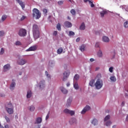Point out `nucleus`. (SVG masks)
Wrapping results in <instances>:
<instances>
[{
	"label": "nucleus",
	"instance_id": "nucleus-28",
	"mask_svg": "<svg viewBox=\"0 0 128 128\" xmlns=\"http://www.w3.org/2000/svg\"><path fill=\"white\" fill-rule=\"evenodd\" d=\"M79 78L80 75H78V74H76L74 76V80H78Z\"/></svg>",
	"mask_w": 128,
	"mask_h": 128
},
{
	"label": "nucleus",
	"instance_id": "nucleus-49",
	"mask_svg": "<svg viewBox=\"0 0 128 128\" xmlns=\"http://www.w3.org/2000/svg\"><path fill=\"white\" fill-rule=\"evenodd\" d=\"M43 12L44 14H46L48 10L46 9H43Z\"/></svg>",
	"mask_w": 128,
	"mask_h": 128
},
{
	"label": "nucleus",
	"instance_id": "nucleus-64",
	"mask_svg": "<svg viewBox=\"0 0 128 128\" xmlns=\"http://www.w3.org/2000/svg\"><path fill=\"white\" fill-rule=\"evenodd\" d=\"M22 72H20L19 74L20 76H22Z\"/></svg>",
	"mask_w": 128,
	"mask_h": 128
},
{
	"label": "nucleus",
	"instance_id": "nucleus-30",
	"mask_svg": "<svg viewBox=\"0 0 128 128\" xmlns=\"http://www.w3.org/2000/svg\"><path fill=\"white\" fill-rule=\"evenodd\" d=\"M56 28L57 30H62V26H60V24L58 23L56 24Z\"/></svg>",
	"mask_w": 128,
	"mask_h": 128
},
{
	"label": "nucleus",
	"instance_id": "nucleus-46",
	"mask_svg": "<svg viewBox=\"0 0 128 128\" xmlns=\"http://www.w3.org/2000/svg\"><path fill=\"white\" fill-rule=\"evenodd\" d=\"M45 74H46L47 78H50V75L48 74V72L46 71Z\"/></svg>",
	"mask_w": 128,
	"mask_h": 128
},
{
	"label": "nucleus",
	"instance_id": "nucleus-1",
	"mask_svg": "<svg viewBox=\"0 0 128 128\" xmlns=\"http://www.w3.org/2000/svg\"><path fill=\"white\" fill-rule=\"evenodd\" d=\"M33 36L34 38V40H38L40 38V30H38V27L36 24H34L33 25Z\"/></svg>",
	"mask_w": 128,
	"mask_h": 128
},
{
	"label": "nucleus",
	"instance_id": "nucleus-41",
	"mask_svg": "<svg viewBox=\"0 0 128 128\" xmlns=\"http://www.w3.org/2000/svg\"><path fill=\"white\" fill-rule=\"evenodd\" d=\"M4 54V48H2L0 52V54Z\"/></svg>",
	"mask_w": 128,
	"mask_h": 128
},
{
	"label": "nucleus",
	"instance_id": "nucleus-59",
	"mask_svg": "<svg viewBox=\"0 0 128 128\" xmlns=\"http://www.w3.org/2000/svg\"><path fill=\"white\" fill-rule=\"evenodd\" d=\"M122 106H124V102H122Z\"/></svg>",
	"mask_w": 128,
	"mask_h": 128
},
{
	"label": "nucleus",
	"instance_id": "nucleus-43",
	"mask_svg": "<svg viewBox=\"0 0 128 128\" xmlns=\"http://www.w3.org/2000/svg\"><path fill=\"white\" fill-rule=\"evenodd\" d=\"M124 28H128V21H126L124 22Z\"/></svg>",
	"mask_w": 128,
	"mask_h": 128
},
{
	"label": "nucleus",
	"instance_id": "nucleus-12",
	"mask_svg": "<svg viewBox=\"0 0 128 128\" xmlns=\"http://www.w3.org/2000/svg\"><path fill=\"white\" fill-rule=\"evenodd\" d=\"M10 68V65L9 64H6L4 66V72H8Z\"/></svg>",
	"mask_w": 128,
	"mask_h": 128
},
{
	"label": "nucleus",
	"instance_id": "nucleus-31",
	"mask_svg": "<svg viewBox=\"0 0 128 128\" xmlns=\"http://www.w3.org/2000/svg\"><path fill=\"white\" fill-rule=\"evenodd\" d=\"M98 56L99 58H102V50H100L98 52Z\"/></svg>",
	"mask_w": 128,
	"mask_h": 128
},
{
	"label": "nucleus",
	"instance_id": "nucleus-52",
	"mask_svg": "<svg viewBox=\"0 0 128 128\" xmlns=\"http://www.w3.org/2000/svg\"><path fill=\"white\" fill-rule=\"evenodd\" d=\"M113 70H114V68L110 67V68H109V72H112Z\"/></svg>",
	"mask_w": 128,
	"mask_h": 128
},
{
	"label": "nucleus",
	"instance_id": "nucleus-3",
	"mask_svg": "<svg viewBox=\"0 0 128 128\" xmlns=\"http://www.w3.org/2000/svg\"><path fill=\"white\" fill-rule=\"evenodd\" d=\"M5 108L6 112H7L8 114H14V106L12 103H9L6 105Z\"/></svg>",
	"mask_w": 128,
	"mask_h": 128
},
{
	"label": "nucleus",
	"instance_id": "nucleus-5",
	"mask_svg": "<svg viewBox=\"0 0 128 128\" xmlns=\"http://www.w3.org/2000/svg\"><path fill=\"white\" fill-rule=\"evenodd\" d=\"M70 72L68 70L64 72V74H63L64 82H66V80H68V76H70Z\"/></svg>",
	"mask_w": 128,
	"mask_h": 128
},
{
	"label": "nucleus",
	"instance_id": "nucleus-37",
	"mask_svg": "<svg viewBox=\"0 0 128 128\" xmlns=\"http://www.w3.org/2000/svg\"><path fill=\"white\" fill-rule=\"evenodd\" d=\"M110 124H112V122H110V121H108V122H106V126H110Z\"/></svg>",
	"mask_w": 128,
	"mask_h": 128
},
{
	"label": "nucleus",
	"instance_id": "nucleus-29",
	"mask_svg": "<svg viewBox=\"0 0 128 128\" xmlns=\"http://www.w3.org/2000/svg\"><path fill=\"white\" fill-rule=\"evenodd\" d=\"M92 124L94 126H96V124H98V120L96 119H94L92 122Z\"/></svg>",
	"mask_w": 128,
	"mask_h": 128
},
{
	"label": "nucleus",
	"instance_id": "nucleus-10",
	"mask_svg": "<svg viewBox=\"0 0 128 128\" xmlns=\"http://www.w3.org/2000/svg\"><path fill=\"white\" fill-rule=\"evenodd\" d=\"M64 26L66 28H72V24L68 21H66L64 22Z\"/></svg>",
	"mask_w": 128,
	"mask_h": 128
},
{
	"label": "nucleus",
	"instance_id": "nucleus-56",
	"mask_svg": "<svg viewBox=\"0 0 128 128\" xmlns=\"http://www.w3.org/2000/svg\"><path fill=\"white\" fill-rule=\"evenodd\" d=\"M90 62H94V59L93 58H91L90 59Z\"/></svg>",
	"mask_w": 128,
	"mask_h": 128
},
{
	"label": "nucleus",
	"instance_id": "nucleus-44",
	"mask_svg": "<svg viewBox=\"0 0 128 128\" xmlns=\"http://www.w3.org/2000/svg\"><path fill=\"white\" fill-rule=\"evenodd\" d=\"M52 35L54 36H58V31H54Z\"/></svg>",
	"mask_w": 128,
	"mask_h": 128
},
{
	"label": "nucleus",
	"instance_id": "nucleus-48",
	"mask_svg": "<svg viewBox=\"0 0 128 128\" xmlns=\"http://www.w3.org/2000/svg\"><path fill=\"white\" fill-rule=\"evenodd\" d=\"M96 78H98V80H100V78H102V74H98Z\"/></svg>",
	"mask_w": 128,
	"mask_h": 128
},
{
	"label": "nucleus",
	"instance_id": "nucleus-35",
	"mask_svg": "<svg viewBox=\"0 0 128 128\" xmlns=\"http://www.w3.org/2000/svg\"><path fill=\"white\" fill-rule=\"evenodd\" d=\"M88 3L90 4L91 8H94V4L92 3V0H88Z\"/></svg>",
	"mask_w": 128,
	"mask_h": 128
},
{
	"label": "nucleus",
	"instance_id": "nucleus-53",
	"mask_svg": "<svg viewBox=\"0 0 128 128\" xmlns=\"http://www.w3.org/2000/svg\"><path fill=\"white\" fill-rule=\"evenodd\" d=\"M49 114H50V112H48V114L46 116V120L48 119V118L50 117V115Z\"/></svg>",
	"mask_w": 128,
	"mask_h": 128
},
{
	"label": "nucleus",
	"instance_id": "nucleus-15",
	"mask_svg": "<svg viewBox=\"0 0 128 128\" xmlns=\"http://www.w3.org/2000/svg\"><path fill=\"white\" fill-rule=\"evenodd\" d=\"M85 29L86 24H84V22H82L81 25L80 26V30H84Z\"/></svg>",
	"mask_w": 128,
	"mask_h": 128
},
{
	"label": "nucleus",
	"instance_id": "nucleus-8",
	"mask_svg": "<svg viewBox=\"0 0 128 128\" xmlns=\"http://www.w3.org/2000/svg\"><path fill=\"white\" fill-rule=\"evenodd\" d=\"M90 110V106H86L81 112L82 114H84L88 110Z\"/></svg>",
	"mask_w": 128,
	"mask_h": 128
},
{
	"label": "nucleus",
	"instance_id": "nucleus-51",
	"mask_svg": "<svg viewBox=\"0 0 128 128\" xmlns=\"http://www.w3.org/2000/svg\"><path fill=\"white\" fill-rule=\"evenodd\" d=\"M53 65H54V62H49V66H52Z\"/></svg>",
	"mask_w": 128,
	"mask_h": 128
},
{
	"label": "nucleus",
	"instance_id": "nucleus-25",
	"mask_svg": "<svg viewBox=\"0 0 128 128\" xmlns=\"http://www.w3.org/2000/svg\"><path fill=\"white\" fill-rule=\"evenodd\" d=\"M40 122H42V118H38L36 119V122H35V124H40Z\"/></svg>",
	"mask_w": 128,
	"mask_h": 128
},
{
	"label": "nucleus",
	"instance_id": "nucleus-21",
	"mask_svg": "<svg viewBox=\"0 0 128 128\" xmlns=\"http://www.w3.org/2000/svg\"><path fill=\"white\" fill-rule=\"evenodd\" d=\"M16 88V82H12L10 86V90H12Z\"/></svg>",
	"mask_w": 128,
	"mask_h": 128
},
{
	"label": "nucleus",
	"instance_id": "nucleus-6",
	"mask_svg": "<svg viewBox=\"0 0 128 128\" xmlns=\"http://www.w3.org/2000/svg\"><path fill=\"white\" fill-rule=\"evenodd\" d=\"M20 36H26V29H20L18 32Z\"/></svg>",
	"mask_w": 128,
	"mask_h": 128
},
{
	"label": "nucleus",
	"instance_id": "nucleus-16",
	"mask_svg": "<svg viewBox=\"0 0 128 128\" xmlns=\"http://www.w3.org/2000/svg\"><path fill=\"white\" fill-rule=\"evenodd\" d=\"M70 124H76V119L74 118H71L69 121Z\"/></svg>",
	"mask_w": 128,
	"mask_h": 128
},
{
	"label": "nucleus",
	"instance_id": "nucleus-58",
	"mask_svg": "<svg viewBox=\"0 0 128 128\" xmlns=\"http://www.w3.org/2000/svg\"><path fill=\"white\" fill-rule=\"evenodd\" d=\"M126 122H128V115L126 117Z\"/></svg>",
	"mask_w": 128,
	"mask_h": 128
},
{
	"label": "nucleus",
	"instance_id": "nucleus-23",
	"mask_svg": "<svg viewBox=\"0 0 128 128\" xmlns=\"http://www.w3.org/2000/svg\"><path fill=\"white\" fill-rule=\"evenodd\" d=\"M74 88H75V90H78L80 88V87L78 86V82H75L74 84Z\"/></svg>",
	"mask_w": 128,
	"mask_h": 128
},
{
	"label": "nucleus",
	"instance_id": "nucleus-20",
	"mask_svg": "<svg viewBox=\"0 0 128 128\" xmlns=\"http://www.w3.org/2000/svg\"><path fill=\"white\" fill-rule=\"evenodd\" d=\"M32 91L30 90H28L27 92L26 98H32Z\"/></svg>",
	"mask_w": 128,
	"mask_h": 128
},
{
	"label": "nucleus",
	"instance_id": "nucleus-32",
	"mask_svg": "<svg viewBox=\"0 0 128 128\" xmlns=\"http://www.w3.org/2000/svg\"><path fill=\"white\" fill-rule=\"evenodd\" d=\"M94 80H92L89 83L90 86H94Z\"/></svg>",
	"mask_w": 128,
	"mask_h": 128
},
{
	"label": "nucleus",
	"instance_id": "nucleus-38",
	"mask_svg": "<svg viewBox=\"0 0 128 128\" xmlns=\"http://www.w3.org/2000/svg\"><path fill=\"white\" fill-rule=\"evenodd\" d=\"M74 32H72V31H70L69 32V34H68V36H74Z\"/></svg>",
	"mask_w": 128,
	"mask_h": 128
},
{
	"label": "nucleus",
	"instance_id": "nucleus-40",
	"mask_svg": "<svg viewBox=\"0 0 128 128\" xmlns=\"http://www.w3.org/2000/svg\"><path fill=\"white\" fill-rule=\"evenodd\" d=\"M4 36V31H0V36Z\"/></svg>",
	"mask_w": 128,
	"mask_h": 128
},
{
	"label": "nucleus",
	"instance_id": "nucleus-34",
	"mask_svg": "<svg viewBox=\"0 0 128 128\" xmlns=\"http://www.w3.org/2000/svg\"><path fill=\"white\" fill-rule=\"evenodd\" d=\"M110 118V115L106 116L104 119V122H106V120H108Z\"/></svg>",
	"mask_w": 128,
	"mask_h": 128
},
{
	"label": "nucleus",
	"instance_id": "nucleus-61",
	"mask_svg": "<svg viewBox=\"0 0 128 128\" xmlns=\"http://www.w3.org/2000/svg\"><path fill=\"white\" fill-rule=\"evenodd\" d=\"M90 0H84V2H88Z\"/></svg>",
	"mask_w": 128,
	"mask_h": 128
},
{
	"label": "nucleus",
	"instance_id": "nucleus-13",
	"mask_svg": "<svg viewBox=\"0 0 128 128\" xmlns=\"http://www.w3.org/2000/svg\"><path fill=\"white\" fill-rule=\"evenodd\" d=\"M18 62L20 66H24V64H25L26 62V61L24 59H21L20 60H19Z\"/></svg>",
	"mask_w": 128,
	"mask_h": 128
},
{
	"label": "nucleus",
	"instance_id": "nucleus-50",
	"mask_svg": "<svg viewBox=\"0 0 128 128\" xmlns=\"http://www.w3.org/2000/svg\"><path fill=\"white\" fill-rule=\"evenodd\" d=\"M100 42H96L95 45L96 48H100Z\"/></svg>",
	"mask_w": 128,
	"mask_h": 128
},
{
	"label": "nucleus",
	"instance_id": "nucleus-42",
	"mask_svg": "<svg viewBox=\"0 0 128 128\" xmlns=\"http://www.w3.org/2000/svg\"><path fill=\"white\" fill-rule=\"evenodd\" d=\"M16 46H22V42L20 41H17L16 42Z\"/></svg>",
	"mask_w": 128,
	"mask_h": 128
},
{
	"label": "nucleus",
	"instance_id": "nucleus-11",
	"mask_svg": "<svg viewBox=\"0 0 128 128\" xmlns=\"http://www.w3.org/2000/svg\"><path fill=\"white\" fill-rule=\"evenodd\" d=\"M16 0V2H18V4H19L20 6L22 8V10H24L26 6L24 3L20 0Z\"/></svg>",
	"mask_w": 128,
	"mask_h": 128
},
{
	"label": "nucleus",
	"instance_id": "nucleus-33",
	"mask_svg": "<svg viewBox=\"0 0 128 128\" xmlns=\"http://www.w3.org/2000/svg\"><path fill=\"white\" fill-rule=\"evenodd\" d=\"M70 14H72V16H76V10H74V9H72L70 10Z\"/></svg>",
	"mask_w": 128,
	"mask_h": 128
},
{
	"label": "nucleus",
	"instance_id": "nucleus-19",
	"mask_svg": "<svg viewBox=\"0 0 128 128\" xmlns=\"http://www.w3.org/2000/svg\"><path fill=\"white\" fill-rule=\"evenodd\" d=\"M60 90L61 92H62V94H68V90L64 88V87H60Z\"/></svg>",
	"mask_w": 128,
	"mask_h": 128
},
{
	"label": "nucleus",
	"instance_id": "nucleus-47",
	"mask_svg": "<svg viewBox=\"0 0 128 128\" xmlns=\"http://www.w3.org/2000/svg\"><path fill=\"white\" fill-rule=\"evenodd\" d=\"M5 119L6 120V122H10V118H8V116H5Z\"/></svg>",
	"mask_w": 128,
	"mask_h": 128
},
{
	"label": "nucleus",
	"instance_id": "nucleus-26",
	"mask_svg": "<svg viewBox=\"0 0 128 128\" xmlns=\"http://www.w3.org/2000/svg\"><path fill=\"white\" fill-rule=\"evenodd\" d=\"M80 50H81V52H84V50H86V46L82 44L80 46Z\"/></svg>",
	"mask_w": 128,
	"mask_h": 128
},
{
	"label": "nucleus",
	"instance_id": "nucleus-39",
	"mask_svg": "<svg viewBox=\"0 0 128 128\" xmlns=\"http://www.w3.org/2000/svg\"><path fill=\"white\" fill-rule=\"evenodd\" d=\"M34 106H30L29 108V110L30 112H34Z\"/></svg>",
	"mask_w": 128,
	"mask_h": 128
},
{
	"label": "nucleus",
	"instance_id": "nucleus-54",
	"mask_svg": "<svg viewBox=\"0 0 128 128\" xmlns=\"http://www.w3.org/2000/svg\"><path fill=\"white\" fill-rule=\"evenodd\" d=\"M26 16H22L21 18H20V20H25L26 18Z\"/></svg>",
	"mask_w": 128,
	"mask_h": 128
},
{
	"label": "nucleus",
	"instance_id": "nucleus-55",
	"mask_svg": "<svg viewBox=\"0 0 128 128\" xmlns=\"http://www.w3.org/2000/svg\"><path fill=\"white\" fill-rule=\"evenodd\" d=\"M80 38H78L76 39V42H80Z\"/></svg>",
	"mask_w": 128,
	"mask_h": 128
},
{
	"label": "nucleus",
	"instance_id": "nucleus-18",
	"mask_svg": "<svg viewBox=\"0 0 128 128\" xmlns=\"http://www.w3.org/2000/svg\"><path fill=\"white\" fill-rule=\"evenodd\" d=\"M102 40L104 42H110V38L108 36H104L102 38Z\"/></svg>",
	"mask_w": 128,
	"mask_h": 128
},
{
	"label": "nucleus",
	"instance_id": "nucleus-63",
	"mask_svg": "<svg viewBox=\"0 0 128 128\" xmlns=\"http://www.w3.org/2000/svg\"><path fill=\"white\" fill-rule=\"evenodd\" d=\"M116 126L114 125V126H112V128H116Z\"/></svg>",
	"mask_w": 128,
	"mask_h": 128
},
{
	"label": "nucleus",
	"instance_id": "nucleus-22",
	"mask_svg": "<svg viewBox=\"0 0 128 128\" xmlns=\"http://www.w3.org/2000/svg\"><path fill=\"white\" fill-rule=\"evenodd\" d=\"M8 18V16L6 14H4L2 16V19L0 20V22H4L6 20V18Z\"/></svg>",
	"mask_w": 128,
	"mask_h": 128
},
{
	"label": "nucleus",
	"instance_id": "nucleus-9",
	"mask_svg": "<svg viewBox=\"0 0 128 128\" xmlns=\"http://www.w3.org/2000/svg\"><path fill=\"white\" fill-rule=\"evenodd\" d=\"M37 48L36 46H32L26 50V52H34Z\"/></svg>",
	"mask_w": 128,
	"mask_h": 128
},
{
	"label": "nucleus",
	"instance_id": "nucleus-4",
	"mask_svg": "<svg viewBox=\"0 0 128 128\" xmlns=\"http://www.w3.org/2000/svg\"><path fill=\"white\" fill-rule=\"evenodd\" d=\"M94 86L97 90H100L104 86V82L102 80L100 79H98L96 82L94 84Z\"/></svg>",
	"mask_w": 128,
	"mask_h": 128
},
{
	"label": "nucleus",
	"instance_id": "nucleus-7",
	"mask_svg": "<svg viewBox=\"0 0 128 128\" xmlns=\"http://www.w3.org/2000/svg\"><path fill=\"white\" fill-rule=\"evenodd\" d=\"M64 112L67 114H70L72 116L74 114V111L70 110L68 108H66L64 110Z\"/></svg>",
	"mask_w": 128,
	"mask_h": 128
},
{
	"label": "nucleus",
	"instance_id": "nucleus-45",
	"mask_svg": "<svg viewBox=\"0 0 128 128\" xmlns=\"http://www.w3.org/2000/svg\"><path fill=\"white\" fill-rule=\"evenodd\" d=\"M64 4V0H60L58 2V4H59L60 6H61V4Z\"/></svg>",
	"mask_w": 128,
	"mask_h": 128
},
{
	"label": "nucleus",
	"instance_id": "nucleus-27",
	"mask_svg": "<svg viewBox=\"0 0 128 128\" xmlns=\"http://www.w3.org/2000/svg\"><path fill=\"white\" fill-rule=\"evenodd\" d=\"M62 50H64L62 48H60L57 50V53L58 54H60L62 52Z\"/></svg>",
	"mask_w": 128,
	"mask_h": 128
},
{
	"label": "nucleus",
	"instance_id": "nucleus-17",
	"mask_svg": "<svg viewBox=\"0 0 128 128\" xmlns=\"http://www.w3.org/2000/svg\"><path fill=\"white\" fill-rule=\"evenodd\" d=\"M40 88H44V80L40 81Z\"/></svg>",
	"mask_w": 128,
	"mask_h": 128
},
{
	"label": "nucleus",
	"instance_id": "nucleus-24",
	"mask_svg": "<svg viewBox=\"0 0 128 128\" xmlns=\"http://www.w3.org/2000/svg\"><path fill=\"white\" fill-rule=\"evenodd\" d=\"M108 14V12L103 10L102 12H100V14L101 16V18H104V14Z\"/></svg>",
	"mask_w": 128,
	"mask_h": 128
},
{
	"label": "nucleus",
	"instance_id": "nucleus-14",
	"mask_svg": "<svg viewBox=\"0 0 128 128\" xmlns=\"http://www.w3.org/2000/svg\"><path fill=\"white\" fill-rule=\"evenodd\" d=\"M72 98H70L68 100H67V102L66 104V106L67 108H68V106H70V104H72Z\"/></svg>",
	"mask_w": 128,
	"mask_h": 128
},
{
	"label": "nucleus",
	"instance_id": "nucleus-62",
	"mask_svg": "<svg viewBox=\"0 0 128 128\" xmlns=\"http://www.w3.org/2000/svg\"><path fill=\"white\" fill-rule=\"evenodd\" d=\"M66 86H70V83H67Z\"/></svg>",
	"mask_w": 128,
	"mask_h": 128
},
{
	"label": "nucleus",
	"instance_id": "nucleus-60",
	"mask_svg": "<svg viewBox=\"0 0 128 128\" xmlns=\"http://www.w3.org/2000/svg\"><path fill=\"white\" fill-rule=\"evenodd\" d=\"M67 18L68 20H70V16H68Z\"/></svg>",
	"mask_w": 128,
	"mask_h": 128
},
{
	"label": "nucleus",
	"instance_id": "nucleus-57",
	"mask_svg": "<svg viewBox=\"0 0 128 128\" xmlns=\"http://www.w3.org/2000/svg\"><path fill=\"white\" fill-rule=\"evenodd\" d=\"M0 96H2V98L4 97V94H0Z\"/></svg>",
	"mask_w": 128,
	"mask_h": 128
},
{
	"label": "nucleus",
	"instance_id": "nucleus-2",
	"mask_svg": "<svg viewBox=\"0 0 128 128\" xmlns=\"http://www.w3.org/2000/svg\"><path fill=\"white\" fill-rule=\"evenodd\" d=\"M32 16L34 18L38 20L42 16V13L40 12V10L36 8H34L32 10Z\"/></svg>",
	"mask_w": 128,
	"mask_h": 128
},
{
	"label": "nucleus",
	"instance_id": "nucleus-36",
	"mask_svg": "<svg viewBox=\"0 0 128 128\" xmlns=\"http://www.w3.org/2000/svg\"><path fill=\"white\" fill-rule=\"evenodd\" d=\"M110 80H112V82H116V77L114 76H112L110 78Z\"/></svg>",
	"mask_w": 128,
	"mask_h": 128
}]
</instances>
